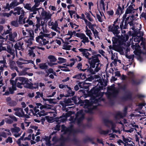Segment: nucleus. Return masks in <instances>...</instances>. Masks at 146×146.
Wrapping results in <instances>:
<instances>
[{"instance_id": "nucleus-59", "label": "nucleus", "mask_w": 146, "mask_h": 146, "mask_svg": "<svg viewBox=\"0 0 146 146\" xmlns=\"http://www.w3.org/2000/svg\"><path fill=\"white\" fill-rule=\"evenodd\" d=\"M42 99L44 101H48L50 103H52L53 102V100L51 98L47 99L42 98Z\"/></svg>"}, {"instance_id": "nucleus-52", "label": "nucleus", "mask_w": 146, "mask_h": 146, "mask_svg": "<svg viewBox=\"0 0 146 146\" xmlns=\"http://www.w3.org/2000/svg\"><path fill=\"white\" fill-rule=\"evenodd\" d=\"M1 61H4V62L2 63H1V62H0V68L1 66V67L2 68V70H1V71H3V68L5 67H6V61L5 60H1Z\"/></svg>"}, {"instance_id": "nucleus-28", "label": "nucleus", "mask_w": 146, "mask_h": 146, "mask_svg": "<svg viewBox=\"0 0 146 146\" xmlns=\"http://www.w3.org/2000/svg\"><path fill=\"white\" fill-rule=\"evenodd\" d=\"M85 32L86 35L88 36L90 40H92L93 39L92 36V34L91 30L89 29L87 27H86Z\"/></svg>"}, {"instance_id": "nucleus-26", "label": "nucleus", "mask_w": 146, "mask_h": 146, "mask_svg": "<svg viewBox=\"0 0 146 146\" xmlns=\"http://www.w3.org/2000/svg\"><path fill=\"white\" fill-rule=\"evenodd\" d=\"M23 43V42L20 41L17 42L14 45V47L16 49V55H17V50H20L22 48V45Z\"/></svg>"}, {"instance_id": "nucleus-38", "label": "nucleus", "mask_w": 146, "mask_h": 146, "mask_svg": "<svg viewBox=\"0 0 146 146\" xmlns=\"http://www.w3.org/2000/svg\"><path fill=\"white\" fill-rule=\"evenodd\" d=\"M24 7L27 10H30L31 11H34V10L36 9L35 7H33L31 8L30 5L28 4H24Z\"/></svg>"}, {"instance_id": "nucleus-60", "label": "nucleus", "mask_w": 146, "mask_h": 146, "mask_svg": "<svg viewBox=\"0 0 146 146\" xmlns=\"http://www.w3.org/2000/svg\"><path fill=\"white\" fill-rule=\"evenodd\" d=\"M11 24L12 25L17 27L18 26V23L17 21H12L11 23Z\"/></svg>"}, {"instance_id": "nucleus-42", "label": "nucleus", "mask_w": 146, "mask_h": 146, "mask_svg": "<svg viewBox=\"0 0 146 146\" xmlns=\"http://www.w3.org/2000/svg\"><path fill=\"white\" fill-rule=\"evenodd\" d=\"M3 8L5 11H7L10 10V9L11 8V6L10 4L9 5V3H7L6 5L3 6Z\"/></svg>"}, {"instance_id": "nucleus-45", "label": "nucleus", "mask_w": 146, "mask_h": 146, "mask_svg": "<svg viewBox=\"0 0 146 146\" xmlns=\"http://www.w3.org/2000/svg\"><path fill=\"white\" fill-rule=\"evenodd\" d=\"M58 63L59 64H62L65 63L66 62V59L62 57H59L58 58Z\"/></svg>"}, {"instance_id": "nucleus-22", "label": "nucleus", "mask_w": 146, "mask_h": 146, "mask_svg": "<svg viewBox=\"0 0 146 146\" xmlns=\"http://www.w3.org/2000/svg\"><path fill=\"white\" fill-rule=\"evenodd\" d=\"M11 30L12 29H7L6 32H5L3 34H2V36H0V39H3L2 40H3L4 41V40H5V41H6V40L8 38V36H9V35H6L8 34H10L11 33Z\"/></svg>"}, {"instance_id": "nucleus-51", "label": "nucleus", "mask_w": 146, "mask_h": 146, "mask_svg": "<svg viewBox=\"0 0 146 146\" xmlns=\"http://www.w3.org/2000/svg\"><path fill=\"white\" fill-rule=\"evenodd\" d=\"M91 67L90 68H89V69H86V70H87V72L89 73H90V74H94L95 73V72H96L95 71V69H94V70L92 69Z\"/></svg>"}, {"instance_id": "nucleus-43", "label": "nucleus", "mask_w": 146, "mask_h": 146, "mask_svg": "<svg viewBox=\"0 0 146 146\" xmlns=\"http://www.w3.org/2000/svg\"><path fill=\"white\" fill-rule=\"evenodd\" d=\"M70 61H71V62L70 64H65L64 65H66V66H70V67H72L74 65L75 62V60L74 59H72L70 60Z\"/></svg>"}, {"instance_id": "nucleus-10", "label": "nucleus", "mask_w": 146, "mask_h": 146, "mask_svg": "<svg viewBox=\"0 0 146 146\" xmlns=\"http://www.w3.org/2000/svg\"><path fill=\"white\" fill-rule=\"evenodd\" d=\"M20 78H23V77H19L16 79L14 81L12 80H10V84L12 85L11 87H10L9 88V90L10 92V93L11 94H12L13 93V92L15 90H16V85L17 82L18 81H20V82H21L22 83L23 82L22 81H21L19 80V79Z\"/></svg>"}, {"instance_id": "nucleus-24", "label": "nucleus", "mask_w": 146, "mask_h": 146, "mask_svg": "<svg viewBox=\"0 0 146 146\" xmlns=\"http://www.w3.org/2000/svg\"><path fill=\"white\" fill-rule=\"evenodd\" d=\"M84 21L86 25V27H88L89 28L91 29L92 31L94 29V27H96V28H98L96 24H92L91 22L88 21L86 19H84Z\"/></svg>"}, {"instance_id": "nucleus-21", "label": "nucleus", "mask_w": 146, "mask_h": 146, "mask_svg": "<svg viewBox=\"0 0 146 146\" xmlns=\"http://www.w3.org/2000/svg\"><path fill=\"white\" fill-rule=\"evenodd\" d=\"M5 121L6 123L11 124L13 122V121H17V119L16 117L13 115H10L9 117L5 119Z\"/></svg>"}, {"instance_id": "nucleus-6", "label": "nucleus", "mask_w": 146, "mask_h": 146, "mask_svg": "<svg viewBox=\"0 0 146 146\" xmlns=\"http://www.w3.org/2000/svg\"><path fill=\"white\" fill-rule=\"evenodd\" d=\"M25 12L23 8H21L20 7H17L15 8L14 9L13 11V14L14 15H20L21 14V15L20 16L19 21V22H21V20L24 17L25 15Z\"/></svg>"}, {"instance_id": "nucleus-35", "label": "nucleus", "mask_w": 146, "mask_h": 146, "mask_svg": "<svg viewBox=\"0 0 146 146\" xmlns=\"http://www.w3.org/2000/svg\"><path fill=\"white\" fill-rule=\"evenodd\" d=\"M90 84L88 83L85 82H80L79 84V86L81 88H88L89 86L87 85Z\"/></svg>"}, {"instance_id": "nucleus-44", "label": "nucleus", "mask_w": 146, "mask_h": 146, "mask_svg": "<svg viewBox=\"0 0 146 146\" xmlns=\"http://www.w3.org/2000/svg\"><path fill=\"white\" fill-rule=\"evenodd\" d=\"M40 68L42 69H46L48 67L47 64L46 63L40 64L39 65Z\"/></svg>"}, {"instance_id": "nucleus-1", "label": "nucleus", "mask_w": 146, "mask_h": 146, "mask_svg": "<svg viewBox=\"0 0 146 146\" xmlns=\"http://www.w3.org/2000/svg\"><path fill=\"white\" fill-rule=\"evenodd\" d=\"M98 92V90H96L95 88H93L90 90V94L94 96H96L97 97L95 99L92 100L90 103L89 100H86L85 102L81 104L80 106H83L85 108H87V109L85 110H82L78 111L76 115L75 118H74V117L72 116H71L70 120L72 122H76L79 124L84 118V111L91 113L93 109L96 108L97 106L100 105V102L101 99L100 98L98 99L97 98Z\"/></svg>"}, {"instance_id": "nucleus-17", "label": "nucleus", "mask_w": 146, "mask_h": 146, "mask_svg": "<svg viewBox=\"0 0 146 146\" xmlns=\"http://www.w3.org/2000/svg\"><path fill=\"white\" fill-rule=\"evenodd\" d=\"M61 127V131L64 132V134H71L74 132V130L72 127L67 128L63 125H62Z\"/></svg>"}, {"instance_id": "nucleus-4", "label": "nucleus", "mask_w": 146, "mask_h": 146, "mask_svg": "<svg viewBox=\"0 0 146 146\" xmlns=\"http://www.w3.org/2000/svg\"><path fill=\"white\" fill-rule=\"evenodd\" d=\"M19 79L21 81H22L23 83L26 84V85L25 86L28 88L33 89L37 88L38 87V84H30L29 83V81L27 78H19Z\"/></svg>"}, {"instance_id": "nucleus-2", "label": "nucleus", "mask_w": 146, "mask_h": 146, "mask_svg": "<svg viewBox=\"0 0 146 146\" xmlns=\"http://www.w3.org/2000/svg\"><path fill=\"white\" fill-rule=\"evenodd\" d=\"M134 39V41L137 43H134L133 42L130 43L127 45L128 46H130V44H132V47L133 49H134V53L137 55H139L141 53H144L143 52L141 51V49L143 48L145 49V42L144 41L143 38L141 36H138L136 35L133 37ZM131 42H130V43Z\"/></svg>"}, {"instance_id": "nucleus-9", "label": "nucleus", "mask_w": 146, "mask_h": 146, "mask_svg": "<svg viewBox=\"0 0 146 146\" xmlns=\"http://www.w3.org/2000/svg\"><path fill=\"white\" fill-rule=\"evenodd\" d=\"M135 1V0H129L127 5L128 6L129 5L125 11V15L123 16L124 17H125L127 14L134 12V9L133 6H135L134 3Z\"/></svg>"}, {"instance_id": "nucleus-53", "label": "nucleus", "mask_w": 146, "mask_h": 146, "mask_svg": "<svg viewBox=\"0 0 146 146\" xmlns=\"http://www.w3.org/2000/svg\"><path fill=\"white\" fill-rule=\"evenodd\" d=\"M82 64L80 63H79L78 64L77 66V68L79 70H82L83 71H84L86 70V69H82Z\"/></svg>"}, {"instance_id": "nucleus-47", "label": "nucleus", "mask_w": 146, "mask_h": 146, "mask_svg": "<svg viewBox=\"0 0 146 146\" xmlns=\"http://www.w3.org/2000/svg\"><path fill=\"white\" fill-rule=\"evenodd\" d=\"M129 36L127 35H125L124 36H121V39L122 42L123 43L126 42L129 39Z\"/></svg>"}, {"instance_id": "nucleus-64", "label": "nucleus", "mask_w": 146, "mask_h": 146, "mask_svg": "<svg viewBox=\"0 0 146 146\" xmlns=\"http://www.w3.org/2000/svg\"><path fill=\"white\" fill-rule=\"evenodd\" d=\"M81 75V74H79L73 76V78H76V79H80Z\"/></svg>"}, {"instance_id": "nucleus-41", "label": "nucleus", "mask_w": 146, "mask_h": 146, "mask_svg": "<svg viewBox=\"0 0 146 146\" xmlns=\"http://www.w3.org/2000/svg\"><path fill=\"white\" fill-rule=\"evenodd\" d=\"M48 58L50 62H55L57 60L56 58L54 56L52 55L49 56L48 57Z\"/></svg>"}, {"instance_id": "nucleus-27", "label": "nucleus", "mask_w": 146, "mask_h": 146, "mask_svg": "<svg viewBox=\"0 0 146 146\" xmlns=\"http://www.w3.org/2000/svg\"><path fill=\"white\" fill-rule=\"evenodd\" d=\"M105 1V0H101L99 4L98 5V10H103L105 11V9L104 3Z\"/></svg>"}, {"instance_id": "nucleus-5", "label": "nucleus", "mask_w": 146, "mask_h": 146, "mask_svg": "<svg viewBox=\"0 0 146 146\" xmlns=\"http://www.w3.org/2000/svg\"><path fill=\"white\" fill-rule=\"evenodd\" d=\"M118 20L117 19L114 22V24L110 25L108 27V31L112 32L115 35L117 36L120 33L118 30L119 27L118 25H115Z\"/></svg>"}, {"instance_id": "nucleus-18", "label": "nucleus", "mask_w": 146, "mask_h": 146, "mask_svg": "<svg viewBox=\"0 0 146 146\" xmlns=\"http://www.w3.org/2000/svg\"><path fill=\"white\" fill-rule=\"evenodd\" d=\"M79 50L80 52H82V54L84 56L89 59V62L91 60L93 56L91 58H89V56H91V54L88 52L87 49L80 48L79 49Z\"/></svg>"}, {"instance_id": "nucleus-8", "label": "nucleus", "mask_w": 146, "mask_h": 146, "mask_svg": "<svg viewBox=\"0 0 146 146\" xmlns=\"http://www.w3.org/2000/svg\"><path fill=\"white\" fill-rule=\"evenodd\" d=\"M46 36H44L40 35L36 37V40L38 42L40 45H44L48 43L49 41L48 39L46 38Z\"/></svg>"}, {"instance_id": "nucleus-46", "label": "nucleus", "mask_w": 146, "mask_h": 146, "mask_svg": "<svg viewBox=\"0 0 146 146\" xmlns=\"http://www.w3.org/2000/svg\"><path fill=\"white\" fill-rule=\"evenodd\" d=\"M19 4V3L17 2L16 0L13 1L11 4V8H14V7L17 6Z\"/></svg>"}, {"instance_id": "nucleus-30", "label": "nucleus", "mask_w": 146, "mask_h": 146, "mask_svg": "<svg viewBox=\"0 0 146 146\" xmlns=\"http://www.w3.org/2000/svg\"><path fill=\"white\" fill-rule=\"evenodd\" d=\"M49 113H53V116L52 117L46 116L45 117L48 122L52 123L54 121V118L56 116V115L53 112H50Z\"/></svg>"}, {"instance_id": "nucleus-3", "label": "nucleus", "mask_w": 146, "mask_h": 146, "mask_svg": "<svg viewBox=\"0 0 146 146\" xmlns=\"http://www.w3.org/2000/svg\"><path fill=\"white\" fill-rule=\"evenodd\" d=\"M99 60L96 56H93L91 60L90 61V67L94 68L96 65L95 69L96 72H98L100 69L101 64L99 63Z\"/></svg>"}, {"instance_id": "nucleus-29", "label": "nucleus", "mask_w": 146, "mask_h": 146, "mask_svg": "<svg viewBox=\"0 0 146 146\" xmlns=\"http://www.w3.org/2000/svg\"><path fill=\"white\" fill-rule=\"evenodd\" d=\"M99 11V14L97 13L96 14L97 18L98 19V21L101 22H102L103 21V19L102 18L103 17H105V16L103 13L100 11V10H98Z\"/></svg>"}, {"instance_id": "nucleus-16", "label": "nucleus", "mask_w": 146, "mask_h": 146, "mask_svg": "<svg viewBox=\"0 0 146 146\" xmlns=\"http://www.w3.org/2000/svg\"><path fill=\"white\" fill-rule=\"evenodd\" d=\"M17 65L20 66H19L23 64H26L31 63L33 64H34L33 61L31 60H26L23 59L22 58H20L19 60L16 62Z\"/></svg>"}, {"instance_id": "nucleus-31", "label": "nucleus", "mask_w": 146, "mask_h": 146, "mask_svg": "<svg viewBox=\"0 0 146 146\" xmlns=\"http://www.w3.org/2000/svg\"><path fill=\"white\" fill-rule=\"evenodd\" d=\"M10 66L11 68L13 70H15L17 72H19L18 69L17 67L16 66L15 62L14 61H11L10 62Z\"/></svg>"}, {"instance_id": "nucleus-55", "label": "nucleus", "mask_w": 146, "mask_h": 146, "mask_svg": "<svg viewBox=\"0 0 146 146\" xmlns=\"http://www.w3.org/2000/svg\"><path fill=\"white\" fill-rule=\"evenodd\" d=\"M122 139L123 141L126 143L130 142L131 141V139L130 138H125L124 136H122Z\"/></svg>"}, {"instance_id": "nucleus-11", "label": "nucleus", "mask_w": 146, "mask_h": 146, "mask_svg": "<svg viewBox=\"0 0 146 146\" xmlns=\"http://www.w3.org/2000/svg\"><path fill=\"white\" fill-rule=\"evenodd\" d=\"M48 25L50 26H51V28L56 32L59 33H60V31H58L57 29H60L58 27V22L57 21H55L54 22H52L51 21L48 22Z\"/></svg>"}, {"instance_id": "nucleus-57", "label": "nucleus", "mask_w": 146, "mask_h": 146, "mask_svg": "<svg viewBox=\"0 0 146 146\" xmlns=\"http://www.w3.org/2000/svg\"><path fill=\"white\" fill-rule=\"evenodd\" d=\"M6 143H12L13 142V140L12 137H9L5 140Z\"/></svg>"}, {"instance_id": "nucleus-7", "label": "nucleus", "mask_w": 146, "mask_h": 146, "mask_svg": "<svg viewBox=\"0 0 146 146\" xmlns=\"http://www.w3.org/2000/svg\"><path fill=\"white\" fill-rule=\"evenodd\" d=\"M52 107L51 105L48 104L43 105L40 107V109L41 110L40 112L37 113V114L40 117L45 116L47 115L48 113L47 112L45 111V110L51 109Z\"/></svg>"}, {"instance_id": "nucleus-50", "label": "nucleus", "mask_w": 146, "mask_h": 146, "mask_svg": "<svg viewBox=\"0 0 146 146\" xmlns=\"http://www.w3.org/2000/svg\"><path fill=\"white\" fill-rule=\"evenodd\" d=\"M94 35L96 38V37H99V33L97 31L96 29H94L92 31Z\"/></svg>"}, {"instance_id": "nucleus-36", "label": "nucleus", "mask_w": 146, "mask_h": 146, "mask_svg": "<svg viewBox=\"0 0 146 146\" xmlns=\"http://www.w3.org/2000/svg\"><path fill=\"white\" fill-rule=\"evenodd\" d=\"M12 14H13V11L11 10L9 13H0V15L1 16L9 17L11 16Z\"/></svg>"}, {"instance_id": "nucleus-13", "label": "nucleus", "mask_w": 146, "mask_h": 146, "mask_svg": "<svg viewBox=\"0 0 146 146\" xmlns=\"http://www.w3.org/2000/svg\"><path fill=\"white\" fill-rule=\"evenodd\" d=\"M108 93H111L110 94V96H108V97L111 96H115L116 94L118 92V90L117 88H115L114 85L113 84L111 86L108 87Z\"/></svg>"}, {"instance_id": "nucleus-33", "label": "nucleus", "mask_w": 146, "mask_h": 146, "mask_svg": "<svg viewBox=\"0 0 146 146\" xmlns=\"http://www.w3.org/2000/svg\"><path fill=\"white\" fill-rule=\"evenodd\" d=\"M17 36V34L16 32H14L12 34H9L7 39L11 41H14V39L16 38Z\"/></svg>"}, {"instance_id": "nucleus-14", "label": "nucleus", "mask_w": 146, "mask_h": 146, "mask_svg": "<svg viewBox=\"0 0 146 146\" xmlns=\"http://www.w3.org/2000/svg\"><path fill=\"white\" fill-rule=\"evenodd\" d=\"M15 111V114L16 115L19 117H24L26 115L25 114L23 109L19 108H15L13 109Z\"/></svg>"}, {"instance_id": "nucleus-58", "label": "nucleus", "mask_w": 146, "mask_h": 146, "mask_svg": "<svg viewBox=\"0 0 146 146\" xmlns=\"http://www.w3.org/2000/svg\"><path fill=\"white\" fill-rule=\"evenodd\" d=\"M25 133L23 135L22 137L20 138L17 141V142L19 145H20L21 143V141L23 139V137L25 136Z\"/></svg>"}, {"instance_id": "nucleus-15", "label": "nucleus", "mask_w": 146, "mask_h": 146, "mask_svg": "<svg viewBox=\"0 0 146 146\" xmlns=\"http://www.w3.org/2000/svg\"><path fill=\"white\" fill-rule=\"evenodd\" d=\"M28 33L29 34L30 37H29L28 40L26 41V42L27 43V46L29 47L32 44L33 41L34 40V33L33 31L31 30L29 31Z\"/></svg>"}, {"instance_id": "nucleus-12", "label": "nucleus", "mask_w": 146, "mask_h": 146, "mask_svg": "<svg viewBox=\"0 0 146 146\" xmlns=\"http://www.w3.org/2000/svg\"><path fill=\"white\" fill-rule=\"evenodd\" d=\"M75 35L78 37L80 38L82 40L81 42L85 44L86 43H88L90 42L88 37H87L83 33H77Z\"/></svg>"}, {"instance_id": "nucleus-19", "label": "nucleus", "mask_w": 146, "mask_h": 146, "mask_svg": "<svg viewBox=\"0 0 146 146\" xmlns=\"http://www.w3.org/2000/svg\"><path fill=\"white\" fill-rule=\"evenodd\" d=\"M59 87L61 89L64 88H67L69 90L68 91V96H73L74 94V93L73 91L71 90L70 88L68 87V86L66 85H64L62 84H60L59 85Z\"/></svg>"}, {"instance_id": "nucleus-20", "label": "nucleus", "mask_w": 146, "mask_h": 146, "mask_svg": "<svg viewBox=\"0 0 146 146\" xmlns=\"http://www.w3.org/2000/svg\"><path fill=\"white\" fill-rule=\"evenodd\" d=\"M11 130L12 133L15 136L17 137L19 136L21 134L19 133L20 131V129L18 127H16L13 128H11Z\"/></svg>"}, {"instance_id": "nucleus-48", "label": "nucleus", "mask_w": 146, "mask_h": 146, "mask_svg": "<svg viewBox=\"0 0 146 146\" xmlns=\"http://www.w3.org/2000/svg\"><path fill=\"white\" fill-rule=\"evenodd\" d=\"M6 43H4V41L3 40H0V52L1 51V50H6V48L5 47H2V45L3 44H6Z\"/></svg>"}, {"instance_id": "nucleus-61", "label": "nucleus", "mask_w": 146, "mask_h": 146, "mask_svg": "<svg viewBox=\"0 0 146 146\" xmlns=\"http://www.w3.org/2000/svg\"><path fill=\"white\" fill-rule=\"evenodd\" d=\"M28 114L29 115L31 116H33L35 115V114L32 109H31L29 110Z\"/></svg>"}, {"instance_id": "nucleus-39", "label": "nucleus", "mask_w": 146, "mask_h": 146, "mask_svg": "<svg viewBox=\"0 0 146 146\" xmlns=\"http://www.w3.org/2000/svg\"><path fill=\"white\" fill-rule=\"evenodd\" d=\"M36 48V46H33L32 47H30V49L31 50H29V54L30 56H31L32 57H34L35 56V54L34 53L33 50L34 49H35Z\"/></svg>"}, {"instance_id": "nucleus-54", "label": "nucleus", "mask_w": 146, "mask_h": 146, "mask_svg": "<svg viewBox=\"0 0 146 146\" xmlns=\"http://www.w3.org/2000/svg\"><path fill=\"white\" fill-rule=\"evenodd\" d=\"M22 84H23L21 82H20V81H18L16 85L17 87L20 88H22Z\"/></svg>"}, {"instance_id": "nucleus-62", "label": "nucleus", "mask_w": 146, "mask_h": 146, "mask_svg": "<svg viewBox=\"0 0 146 146\" xmlns=\"http://www.w3.org/2000/svg\"><path fill=\"white\" fill-rule=\"evenodd\" d=\"M17 104V102L15 101H11L9 105L11 106H16Z\"/></svg>"}, {"instance_id": "nucleus-63", "label": "nucleus", "mask_w": 146, "mask_h": 146, "mask_svg": "<svg viewBox=\"0 0 146 146\" xmlns=\"http://www.w3.org/2000/svg\"><path fill=\"white\" fill-rule=\"evenodd\" d=\"M0 135L1 136L4 138H6L7 136L6 134V133L4 131H3L1 133Z\"/></svg>"}, {"instance_id": "nucleus-49", "label": "nucleus", "mask_w": 146, "mask_h": 146, "mask_svg": "<svg viewBox=\"0 0 146 146\" xmlns=\"http://www.w3.org/2000/svg\"><path fill=\"white\" fill-rule=\"evenodd\" d=\"M36 95L35 96V98L36 99L39 98L40 97H41L42 98L43 97V94L42 93H40L39 92H36Z\"/></svg>"}, {"instance_id": "nucleus-34", "label": "nucleus", "mask_w": 146, "mask_h": 146, "mask_svg": "<svg viewBox=\"0 0 146 146\" xmlns=\"http://www.w3.org/2000/svg\"><path fill=\"white\" fill-rule=\"evenodd\" d=\"M76 34V32L75 31H71L69 30L68 31L67 35H70V36L69 37H66L65 39V41H67L70 39L72 37V36L73 35Z\"/></svg>"}, {"instance_id": "nucleus-56", "label": "nucleus", "mask_w": 146, "mask_h": 146, "mask_svg": "<svg viewBox=\"0 0 146 146\" xmlns=\"http://www.w3.org/2000/svg\"><path fill=\"white\" fill-rule=\"evenodd\" d=\"M72 46H71L68 45H64L63 46L62 48L65 50H69L71 48Z\"/></svg>"}, {"instance_id": "nucleus-25", "label": "nucleus", "mask_w": 146, "mask_h": 146, "mask_svg": "<svg viewBox=\"0 0 146 146\" xmlns=\"http://www.w3.org/2000/svg\"><path fill=\"white\" fill-rule=\"evenodd\" d=\"M43 18L46 19H50L51 18V15L50 12H46L45 11H42L41 14Z\"/></svg>"}, {"instance_id": "nucleus-23", "label": "nucleus", "mask_w": 146, "mask_h": 146, "mask_svg": "<svg viewBox=\"0 0 146 146\" xmlns=\"http://www.w3.org/2000/svg\"><path fill=\"white\" fill-rule=\"evenodd\" d=\"M72 113V112L71 111H69L67 113L64 114H63L62 115V118L60 119V121L61 122H64L66 120L67 118L70 116L71 115Z\"/></svg>"}, {"instance_id": "nucleus-32", "label": "nucleus", "mask_w": 146, "mask_h": 146, "mask_svg": "<svg viewBox=\"0 0 146 146\" xmlns=\"http://www.w3.org/2000/svg\"><path fill=\"white\" fill-rule=\"evenodd\" d=\"M51 138L50 136L49 137L45 136L42 139V141H44L45 142L47 145H48V146H50V140Z\"/></svg>"}, {"instance_id": "nucleus-40", "label": "nucleus", "mask_w": 146, "mask_h": 146, "mask_svg": "<svg viewBox=\"0 0 146 146\" xmlns=\"http://www.w3.org/2000/svg\"><path fill=\"white\" fill-rule=\"evenodd\" d=\"M56 33L54 32H52L48 34H45L44 36L49 38H52L56 35Z\"/></svg>"}, {"instance_id": "nucleus-37", "label": "nucleus", "mask_w": 146, "mask_h": 146, "mask_svg": "<svg viewBox=\"0 0 146 146\" xmlns=\"http://www.w3.org/2000/svg\"><path fill=\"white\" fill-rule=\"evenodd\" d=\"M66 65H64V64L63 66H58V68L61 69V70L65 72H69L70 71V70L67 67Z\"/></svg>"}]
</instances>
